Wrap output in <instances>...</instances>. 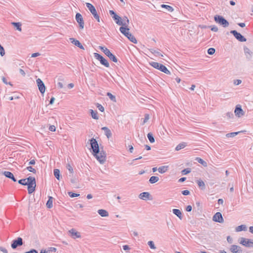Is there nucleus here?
Returning a JSON list of instances; mask_svg holds the SVG:
<instances>
[{"label": "nucleus", "instance_id": "obj_54", "mask_svg": "<svg viewBox=\"0 0 253 253\" xmlns=\"http://www.w3.org/2000/svg\"><path fill=\"white\" fill-rule=\"evenodd\" d=\"M2 80L4 84H8L10 85L11 86H12V84L11 83V82H8V81H7V80L5 77H3L2 78Z\"/></svg>", "mask_w": 253, "mask_h": 253}, {"label": "nucleus", "instance_id": "obj_57", "mask_svg": "<svg viewBox=\"0 0 253 253\" xmlns=\"http://www.w3.org/2000/svg\"><path fill=\"white\" fill-rule=\"evenodd\" d=\"M181 193L183 195L187 196L190 194V191L188 190H185L182 191Z\"/></svg>", "mask_w": 253, "mask_h": 253}, {"label": "nucleus", "instance_id": "obj_53", "mask_svg": "<svg viewBox=\"0 0 253 253\" xmlns=\"http://www.w3.org/2000/svg\"><path fill=\"white\" fill-rule=\"evenodd\" d=\"M0 54L1 56H3L5 54L4 49L0 44Z\"/></svg>", "mask_w": 253, "mask_h": 253}, {"label": "nucleus", "instance_id": "obj_38", "mask_svg": "<svg viewBox=\"0 0 253 253\" xmlns=\"http://www.w3.org/2000/svg\"><path fill=\"white\" fill-rule=\"evenodd\" d=\"M66 167V169L69 170L70 174L73 175L74 174V170L71 164L69 163L67 164Z\"/></svg>", "mask_w": 253, "mask_h": 253}, {"label": "nucleus", "instance_id": "obj_59", "mask_svg": "<svg viewBox=\"0 0 253 253\" xmlns=\"http://www.w3.org/2000/svg\"><path fill=\"white\" fill-rule=\"evenodd\" d=\"M123 248L124 250H125L126 252H127L128 251H129L130 249V247L128 245H124L123 246Z\"/></svg>", "mask_w": 253, "mask_h": 253}, {"label": "nucleus", "instance_id": "obj_15", "mask_svg": "<svg viewBox=\"0 0 253 253\" xmlns=\"http://www.w3.org/2000/svg\"><path fill=\"white\" fill-rule=\"evenodd\" d=\"M36 82L40 91L42 94H43L45 91V86L44 83L39 78L37 79Z\"/></svg>", "mask_w": 253, "mask_h": 253}, {"label": "nucleus", "instance_id": "obj_58", "mask_svg": "<svg viewBox=\"0 0 253 253\" xmlns=\"http://www.w3.org/2000/svg\"><path fill=\"white\" fill-rule=\"evenodd\" d=\"M48 252L49 253L50 252H56L57 251V249L55 248H54V247H50L48 249Z\"/></svg>", "mask_w": 253, "mask_h": 253}, {"label": "nucleus", "instance_id": "obj_8", "mask_svg": "<svg viewBox=\"0 0 253 253\" xmlns=\"http://www.w3.org/2000/svg\"><path fill=\"white\" fill-rule=\"evenodd\" d=\"M100 164H104L106 161V152L103 150V148L99 150V152L95 155H93Z\"/></svg>", "mask_w": 253, "mask_h": 253}, {"label": "nucleus", "instance_id": "obj_56", "mask_svg": "<svg viewBox=\"0 0 253 253\" xmlns=\"http://www.w3.org/2000/svg\"><path fill=\"white\" fill-rule=\"evenodd\" d=\"M211 30L213 32H216L218 31V29L217 26H211Z\"/></svg>", "mask_w": 253, "mask_h": 253}, {"label": "nucleus", "instance_id": "obj_6", "mask_svg": "<svg viewBox=\"0 0 253 253\" xmlns=\"http://www.w3.org/2000/svg\"><path fill=\"white\" fill-rule=\"evenodd\" d=\"M214 20L216 23L222 26L223 27H227L229 26V22L223 16L216 15L214 17Z\"/></svg>", "mask_w": 253, "mask_h": 253}, {"label": "nucleus", "instance_id": "obj_31", "mask_svg": "<svg viewBox=\"0 0 253 253\" xmlns=\"http://www.w3.org/2000/svg\"><path fill=\"white\" fill-rule=\"evenodd\" d=\"M90 115L92 117V118L95 120H98V116L97 115V111H93L92 109L89 110Z\"/></svg>", "mask_w": 253, "mask_h": 253}, {"label": "nucleus", "instance_id": "obj_32", "mask_svg": "<svg viewBox=\"0 0 253 253\" xmlns=\"http://www.w3.org/2000/svg\"><path fill=\"white\" fill-rule=\"evenodd\" d=\"M159 180V178L156 176H152L149 179V182L151 184L155 183L158 181Z\"/></svg>", "mask_w": 253, "mask_h": 253}, {"label": "nucleus", "instance_id": "obj_2", "mask_svg": "<svg viewBox=\"0 0 253 253\" xmlns=\"http://www.w3.org/2000/svg\"><path fill=\"white\" fill-rule=\"evenodd\" d=\"M28 191L29 194H32L35 191L36 187V181L34 177L29 176L27 177Z\"/></svg>", "mask_w": 253, "mask_h": 253}, {"label": "nucleus", "instance_id": "obj_23", "mask_svg": "<svg viewBox=\"0 0 253 253\" xmlns=\"http://www.w3.org/2000/svg\"><path fill=\"white\" fill-rule=\"evenodd\" d=\"M102 129L104 130L105 134L108 138L112 136L111 131L108 127L104 126L102 128Z\"/></svg>", "mask_w": 253, "mask_h": 253}, {"label": "nucleus", "instance_id": "obj_48", "mask_svg": "<svg viewBox=\"0 0 253 253\" xmlns=\"http://www.w3.org/2000/svg\"><path fill=\"white\" fill-rule=\"evenodd\" d=\"M244 52L246 54H249L250 56L252 55V52L250 50V49L249 48H248L247 47H244Z\"/></svg>", "mask_w": 253, "mask_h": 253}, {"label": "nucleus", "instance_id": "obj_37", "mask_svg": "<svg viewBox=\"0 0 253 253\" xmlns=\"http://www.w3.org/2000/svg\"><path fill=\"white\" fill-rule=\"evenodd\" d=\"M147 137L150 143H153L155 142L154 137L151 132H149L148 133Z\"/></svg>", "mask_w": 253, "mask_h": 253}, {"label": "nucleus", "instance_id": "obj_19", "mask_svg": "<svg viewBox=\"0 0 253 253\" xmlns=\"http://www.w3.org/2000/svg\"><path fill=\"white\" fill-rule=\"evenodd\" d=\"M230 251L233 253H242L243 250L240 246L237 245H231L230 248Z\"/></svg>", "mask_w": 253, "mask_h": 253}, {"label": "nucleus", "instance_id": "obj_41", "mask_svg": "<svg viewBox=\"0 0 253 253\" xmlns=\"http://www.w3.org/2000/svg\"><path fill=\"white\" fill-rule=\"evenodd\" d=\"M147 199L148 200H152V198L149 192H143V199Z\"/></svg>", "mask_w": 253, "mask_h": 253}, {"label": "nucleus", "instance_id": "obj_60", "mask_svg": "<svg viewBox=\"0 0 253 253\" xmlns=\"http://www.w3.org/2000/svg\"><path fill=\"white\" fill-rule=\"evenodd\" d=\"M49 130L51 131H55L56 130V127L53 125L50 126L49 127Z\"/></svg>", "mask_w": 253, "mask_h": 253}, {"label": "nucleus", "instance_id": "obj_22", "mask_svg": "<svg viewBox=\"0 0 253 253\" xmlns=\"http://www.w3.org/2000/svg\"><path fill=\"white\" fill-rule=\"evenodd\" d=\"M172 212L173 214H174L175 215H176L180 219H182V214L181 211L178 210V209H173L172 210Z\"/></svg>", "mask_w": 253, "mask_h": 253}, {"label": "nucleus", "instance_id": "obj_33", "mask_svg": "<svg viewBox=\"0 0 253 253\" xmlns=\"http://www.w3.org/2000/svg\"><path fill=\"white\" fill-rule=\"evenodd\" d=\"M11 24L16 28V30L21 31V24L20 22H12Z\"/></svg>", "mask_w": 253, "mask_h": 253}, {"label": "nucleus", "instance_id": "obj_49", "mask_svg": "<svg viewBox=\"0 0 253 253\" xmlns=\"http://www.w3.org/2000/svg\"><path fill=\"white\" fill-rule=\"evenodd\" d=\"M68 194L69 196L71 198L76 197H78L80 196L79 194L74 193H73L72 192H68Z\"/></svg>", "mask_w": 253, "mask_h": 253}, {"label": "nucleus", "instance_id": "obj_25", "mask_svg": "<svg viewBox=\"0 0 253 253\" xmlns=\"http://www.w3.org/2000/svg\"><path fill=\"white\" fill-rule=\"evenodd\" d=\"M53 200V198L52 197H51V196L48 197V200L47 201L46 204V206L47 208L50 209V208H52Z\"/></svg>", "mask_w": 253, "mask_h": 253}, {"label": "nucleus", "instance_id": "obj_26", "mask_svg": "<svg viewBox=\"0 0 253 253\" xmlns=\"http://www.w3.org/2000/svg\"><path fill=\"white\" fill-rule=\"evenodd\" d=\"M197 183L198 185V186L201 190H204L206 188L205 184L204 182L201 180L199 179L197 180Z\"/></svg>", "mask_w": 253, "mask_h": 253}, {"label": "nucleus", "instance_id": "obj_47", "mask_svg": "<svg viewBox=\"0 0 253 253\" xmlns=\"http://www.w3.org/2000/svg\"><path fill=\"white\" fill-rule=\"evenodd\" d=\"M215 49L212 47L209 48L208 49V51H207L209 55H212L215 53Z\"/></svg>", "mask_w": 253, "mask_h": 253}, {"label": "nucleus", "instance_id": "obj_29", "mask_svg": "<svg viewBox=\"0 0 253 253\" xmlns=\"http://www.w3.org/2000/svg\"><path fill=\"white\" fill-rule=\"evenodd\" d=\"M98 213L102 217H107L109 215L108 212L106 210L102 209L99 210Z\"/></svg>", "mask_w": 253, "mask_h": 253}, {"label": "nucleus", "instance_id": "obj_21", "mask_svg": "<svg viewBox=\"0 0 253 253\" xmlns=\"http://www.w3.org/2000/svg\"><path fill=\"white\" fill-rule=\"evenodd\" d=\"M70 41L73 44H75L76 46H78L80 48L84 49V46L78 40L72 38H70Z\"/></svg>", "mask_w": 253, "mask_h": 253}, {"label": "nucleus", "instance_id": "obj_55", "mask_svg": "<svg viewBox=\"0 0 253 253\" xmlns=\"http://www.w3.org/2000/svg\"><path fill=\"white\" fill-rule=\"evenodd\" d=\"M226 116L228 118H232L234 117L233 114L232 112H227L226 114Z\"/></svg>", "mask_w": 253, "mask_h": 253}, {"label": "nucleus", "instance_id": "obj_36", "mask_svg": "<svg viewBox=\"0 0 253 253\" xmlns=\"http://www.w3.org/2000/svg\"><path fill=\"white\" fill-rule=\"evenodd\" d=\"M186 146V144L185 142H182L181 143H179L178 145H177L175 148V150L179 151L181 150V149L184 148Z\"/></svg>", "mask_w": 253, "mask_h": 253}, {"label": "nucleus", "instance_id": "obj_4", "mask_svg": "<svg viewBox=\"0 0 253 253\" xmlns=\"http://www.w3.org/2000/svg\"><path fill=\"white\" fill-rule=\"evenodd\" d=\"M89 141L92 150V154L93 155H95L99 153V150L101 149L102 148H99L98 143L95 138H91L89 139Z\"/></svg>", "mask_w": 253, "mask_h": 253}, {"label": "nucleus", "instance_id": "obj_63", "mask_svg": "<svg viewBox=\"0 0 253 253\" xmlns=\"http://www.w3.org/2000/svg\"><path fill=\"white\" fill-rule=\"evenodd\" d=\"M24 253H38V251L35 249H32L29 251L25 252Z\"/></svg>", "mask_w": 253, "mask_h": 253}, {"label": "nucleus", "instance_id": "obj_30", "mask_svg": "<svg viewBox=\"0 0 253 253\" xmlns=\"http://www.w3.org/2000/svg\"><path fill=\"white\" fill-rule=\"evenodd\" d=\"M169 167L168 166H163L158 168V171L161 173H164L168 170Z\"/></svg>", "mask_w": 253, "mask_h": 253}, {"label": "nucleus", "instance_id": "obj_20", "mask_svg": "<svg viewBox=\"0 0 253 253\" xmlns=\"http://www.w3.org/2000/svg\"><path fill=\"white\" fill-rule=\"evenodd\" d=\"M3 174L5 177L11 179L13 181H17V179L14 176L13 174L11 172L8 171H4V172H3Z\"/></svg>", "mask_w": 253, "mask_h": 253}, {"label": "nucleus", "instance_id": "obj_7", "mask_svg": "<svg viewBox=\"0 0 253 253\" xmlns=\"http://www.w3.org/2000/svg\"><path fill=\"white\" fill-rule=\"evenodd\" d=\"M86 6L93 15L94 18L98 22H100V16L97 13L95 7L90 3H86Z\"/></svg>", "mask_w": 253, "mask_h": 253}, {"label": "nucleus", "instance_id": "obj_39", "mask_svg": "<svg viewBox=\"0 0 253 253\" xmlns=\"http://www.w3.org/2000/svg\"><path fill=\"white\" fill-rule=\"evenodd\" d=\"M53 173L55 177L58 179H60V170L58 169H54L53 170Z\"/></svg>", "mask_w": 253, "mask_h": 253}, {"label": "nucleus", "instance_id": "obj_13", "mask_svg": "<svg viewBox=\"0 0 253 253\" xmlns=\"http://www.w3.org/2000/svg\"><path fill=\"white\" fill-rule=\"evenodd\" d=\"M75 18L79 25L80 28L83 29L84 28V22L82 15L80 13H77Z\"/></svg>", "mask_w": 253, "mask_h": 253}, {"label": "nucleus", "instance_id": "obj_11", "mask_svg": "<svg viewBox=\"0 0 253 253\" xmlns=\"http://www.w3.org/2000/svg\"><path fill=\"white\" fill-rule=\"evenodd\" d=\"M23 244V239L21 237H18L13 240L11 244V247L13 249H15L18 247L22 246Z\"/></svg>", "mask_w": 253, "mask_h": 253}, {"label": "nucleus", "instance_id": "obj_43", "mask_svg": "<svg viewBox=\"0 0 253 253\" xmlns=\"http://www.w3.org/2000/svg\"><path fill=\"white\" fill-rule=\"evenodd\" d=\"M18 183L21 184L22 185H27V178L24 179H21L18 180Z\"/></svg>", "mask_w": 253, "mask_h": 253}, {"label": "nucleus", "instance_id": "obj_17", "mask_svg": "<svg viewBox=\"0 0 253 253\" xmlns=\"http://www.w3.org/2000/svg\"><path fill=\"white\" fill-rule=\"evenodd\" d=\"M70 236L73 239L80 238L81 237V235L80 232L77 231L76 229L72 228L68 231Z\"/></svg>", "mask_w": 253, "mask_h": 253}, {"label": "nucleus", "instance_id": "obj_42", "mask_svg": "<svg viewBox=\"0 0 253 253\" xmlns=\"http://www.w3.org/2000/svg\"><path fill=\"white\" fill-rule=\"evenodd\" d=\"M239 132H240L239 131H238V132L228 133L226 134V136L227 137H233L235 136L236 135H237Z\"/></svg>", "mask_w": 253, "mask_h": 253}, {"label": "nucleus", "instance_id": "obj_35", "mask_svg": "<svg viewBox=\"0 0 253 253\" xmlns=\"http://www.w3.org/2000/svg\"><path fill=\"white\" fill-rule=\"evenodd\" d=\"M161 7L165 8L169 12H172L173 11V7L170 5L166 4H162L161 5Z\"/></svg>", "mask_w": 253, "mask_h": 253}, {"label": "nucleus", "instance_id": "obj_5", "mask_svg": "<svg viewBox=\"0 0 253 253\" xmlns=\"http://www.w3.org/2000/svg\"><path fill=\"white\" fill-rule=\"evenodd\" d=\"M99 48L102 52H103V53L106 56H107L110 58V60L113 61L114 62H115V63L117 62V61H118L117 58L115 56V55H114L113 54H112L110 52L109 49H108L107 48H106L105 46H99Z\"/></svg>", "mask_w": 253, "mask_h": 253}, {"label": "nucleus", "instance_id": "obj_51", "mask_svg": "<svg viewBox=\"0 0 253 253\" xmlns=\"http://www.w3.org/2000/svg\"><path fill=\"white\" fill-rule=\"evenodd\" d=\"M196 160L198 162L202 164L203 166H206L207 164L206 162L200 158H197Z\"/></svg>", "mask_w": 253, "mask_h": 253}, {"label": "nucleus", "instance_id": "obj_46", "mask_svg": "<svg viewBox=\"0 0 253 253\" xmlns=\"http://www.w3.org/2000/svg\"><path fill=\"white\" fill-rule=\"evenodd\" d=\"M148 246L150 247V248L151 249H153V250H155L156 249V247L155 246V244H154V243L153 241H150L148 242Z\"/></svg>", "mask_w": 253, "mask_h": 253}, {"label": "nucleus", "instance_id": "obj_52", "mask_svg": "<svg viewBox=\"0 0 253 253\" xmlns=\"http://www.w3.org/2000/svg\"><path fill=\"white\" fill-rule=\"evenodd\" d=\"M96 107H97V108L98 109V110L101 111V112H104V107H103V106L99 103H97L96 104Z\"/></svg>", "mask_w": 253, "mask_h": 253}, {"label": "nucleus", "instance_id": "obj_45", "mask_svg": "<svg viewBox=\"0 0 253 253\" xmlns=\"http://www.w3.org/2000/svg\"><path fill=\"white\" fill-rule=\"evenodd\" d=\"M190 172H191V169L186 168V169H183L181 171V173L183 175H186V174H188L189 173H190Z\"/></svg>", "mask_w": 253, "mask_h": 253}, {"label": "nucleus", "instance_id": "obj_64", "mask_svg": "<svg viewBox=\"0 0 253 253\" xmlns=\"http://www.w3.org/2000/svg\"><path fill=\"white\" fill-rule=\"evenodd\" d=\"M192 206L190 205H188L186 208V211H187L190 212L192 211Z\"/></svg>", "mask_w": 253, "mask_h": 253}, {"label": "nucleus", "instance_id": "obj_27", "mask_svg": "<svg viewBox=\"0 0 253 253\" xmlns=\"http://www.w3.org/2000/svg\"><path fill=\"white\" fill-rule=\"evenodd\" d=\"M247 227L246 225H244V224H242V225L237 226L235 230L236 232H240L242 231H246L247 230Z\"/></svg>", "mask_w": 253, "mask_h": 253}, {"label": "nucleus", "instance_id": "obj_50", "mask_svg": "<svg viewBox=\"0 0 253 253\" xmlns=\"http://www.w3.org/2000/svg\"><path fill=\"white\" fill-rule=\"evenodd\" d=\"M26 169H27L28 171L32 172L34 173H36L37 172L36 170L31 166L27 167L26 168Z\"/></svg>", "mask_w": 253, "mask_h": 253}, {"label": "nucleus", "instance_id": "obj_16", "mask_svg": "<svg viewBox=\"0 0 253 253\" xmlns=\"http://www.w3.org/2000/svg\"><path fill=\"white\" fill-rule=\"evenodd\" d=\"M109 13L117 24H123L121 22V18L114 11L110 10Z\"/></svg>", "mask_w": 253, "mask_h": 253}, {"label": "nucleus", "instance_id": "obj_62", "mask_svg": "<svg viewBox=\"0 0 253 253\" xmlns=\"http://www.w3.org/2000/svg\"><path fill=\"white\" fill-rule=\"evenodd\" d=\"M242 83V81L241 80H234V84L235 85H239Z\"/></svg>", "mask_w": 253, "mask_h": 253}, {"label": "nucleus", "instance_id": "obj_14", "mask_svg": "<svg viewBox=\"0 0 253 253\" xmlns=\"http://www.w3.org/2000/svg\"><path fill=\"white\" fill-rule=\"evenodd\" d=\"M212 220L216 222L223 223L224 219L222 214L220 212H217L212 217Z\"/></svg>", "mask_w": 253, "mask_h": 253}, {"label": "nucleus", "instance_id": "obj_28", "mask_svg": "<svg viewBox=\"0 0 253 253\" xmlns=\"http://www.w3.org/2000/svg\"><path fill=\"white\" fill-rule=\"evenodd\" d=\"M151 52L154 54L156 56H161L163 57V55L160 52V49H157V50H155L154 49H149Z\"/></svg>", "mask_w": 253, "mask_h": 253}, {"label": "nucleus", "instance_id": "obj_34", "mask_svg": "<svg viewBox=\"0 0 253 253\" xmlns=\"http://www.w3.org/2000/svg\"><path fill=\"white\" fill-rule=\"evenodd\" d=\"M148 110H146L144 112V118L143 119V124L146 123L150 119V114L148 112Z\"/></svg>", "mask_w": 253, "mask_h": 253}, {"label": "nucleus", "instance_id": "obj_10", "mask_svg": "<svg viewBox=\"0 0 253 253\" xmlns=\"http://www.w3.org/2000/svg\"><path fill=\"white\" fill-rule=\"evenodd\" d=\"M94 57L97 59L98 61H100V63L105 66L106 67H109V63L108 62V61L104 58L102 55L100 54L97 53H94Z\"/></svg>", "mask_w": 253, "mask_h": 253}, {"label": "nucleus", "instance_id": "obj_9", "mask_svg": "<svg viewBox=\"0 0 253 253\" xmlns=\"http://www.w3.org/2000/svg\"><path fill=\"white\" fill-rule=\"evenodd\" d=\"M239 243L246 247H253V240L241 237L239 239Z\"/></svg>", "mask_w": 253, "mask_h": 253}, {"label": "nucleus", "instance_id": "obj_61", "mask_svg": "<svg viewBox=\"0 0 253 253\" xmlns=\"http://www.w3.org/2000/svg\"><path fill=\"white\" fill-rule=\"evenodd\" d=\"M0 251L3 252V253H8L7 250L2 247H0Z\"/></svg>", "mask_w": 253, "mask_h": 253}, {"label": "nucleus", "instance_id": "obj_18", "mask_svg": "<svg viewBox=\"0 0 253 253\" xmlns=\"http://www.w3.org/2000/svg\"><path fill=\"white\" fill-rule=\"evenodd\" d=\"M235 114L238 117H240L241 116L244 115V112L242 109L241 106L240 105H236L235 107V109L234 111Z\"/></svg>", "mask_w": 253, "mask_h": 253}, {"label": "nucleus", "instance_id": "obj_3", "mask_svg": "<svg viewBox=\"0 0 253 253\" xmlns=\"http://www.w3.org/2000/svg\"><path fill=\"white\" fill-rule=\"evenodd\" d=\"M149 64L154 68L158 69L167 75H170V72L162 64L153 61L150 62Z\"/></svg>", "mask_w": 253, "mask_h": 253}, {"label": "nucleus", "instance_id": "obj_1", "mask_svg": "<svg viewBox=\"0 0 253 253\" xmlns=\"http://www.w3.org/2000/svg\"><path fill=\"white\" fill-rule=\"evenodd\" d=\"M129 28L126 27H121L120 28V31L125 36L127 39L132 42L136 43L137 41L135 37L129 32Z\"/></svg>", "mask_w": 253, "mask_h": 253}, {"label": "nucleus", "instance_id": "obj_24", "mask_svg": "<svg viewBox=\"0 0 253 253\" xmlns=\"http://www.w3.org/2000/svg\"><path fill=\"white\" fill-rule=\"evenodd\" d=\"M121 22L123 24H118V25H121L122 26L121 27H127V25L129 23V20L127 17L125 16L123 17V20H121Z\"/></svg>", "mask_w": 253, "mask_h": 253}, {"label": "nucleus", "instance_id": "obj_44", "mask_svg": "<svg viewBox=\"0 0 253 253\" xmlns=\"http://www.w3.org/2000/svg\"><path fill=\"white\" fill-rule=\"evenodd\" d=\"M107 96L113 101L116 102V97L110 92L107 93Z\"/></svg>", "mask_w": 253, "mask_h": 253}, {"label": "nucleus", "instance_id": "obj_40", "mask_svg": "<svg viewBox=\"0 0 253 253\" xmlns=\"http://www.w3.org/2000/svg\"><path fill=\"white\" fill-rule=\"evenodd\" d=\"M69 176L71 177L70 181L72 183L75 184L77 183L78 179L76 177L74 176L73 175L72 176V174H69Z\"/></svg>", "mask_w": 253, "mask_h": 253}, {"label": "nucleus", "instance_id": "obj_12", "mask_svg": "<svg viewBox=\"0 0 253 253\" xmlns=\"http://www.w3.org/2000/svg\"><path fill=\"white\" fill-rule=\"evenodd\" d=\"M230 33L239 42H245L247 41V39L242 35L236 30H231Z\"/></svg>", "mask_w": 253, "mask_h": 253}]
</instances>
